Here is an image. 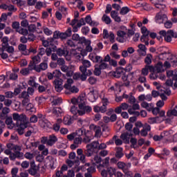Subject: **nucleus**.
Listing matches in <instances>:
<instances>
[{
  "label": "nucleus",
  "mask_w": 177,
  "mask_h": 177,
  "mask_svg": "<svg viewBox=\"0 0 177 177\" xmlns=\"http://www.w3.org/2000/svg\"><path fill=\"white\" fill-rule=\"evenodd\" d=\"M97 141H93L86 146V149L84 150V154L86 157H92L93 154L97 153Z\"/></svg>",
  "instance_id": "nucleus-1"
},
{
  "label": "nucleus",
  "mask_w": 177,
  "mask_h": 177,
  "mask_svg": "<svg viewBox=\"0 0 177 177\" xmlns=\"http://www.w3.org/2000/svg\"><path fill=\"white\" fill-rule=\"evenodd\" d=\"M155 19L158 23H163L165 28H171L172 27V22L171 21H167L168 17L166 15H160V13H158L156 14Z\"/></svg>",
  "instance_id": "nucleus-2"
},
{
  "label": "nucleus",
  "mask_w": 177,
  "mask_h": 177,
  "mask_svg": "<svg viewBox=\"0 0 177 177\" xmlns=\"http://www.w3.org/2000/svg\"><path fill=\"white\" fill-rule=\"evenodd\" d=\"M159 34L160 35H162V37H164L166 42H171L172 41V38H177V33L174 32L172 30H169L167 31L160 30Z\"/></svg>",
  "instance_id": "nucleus-3"
},
{
  "label": "nucleus",
  "mask_w": 177,
  "mask_h": 177,
  "mask_svg": "<svg viewBox=\"0 0 177 177\" xmlns=\"http://www.w3.org/2000/svg\"><path fill=\"white\" fill-rule=\"evenodd\" d=\"M12 120H14V121H17V125H19V124L30 123L28 120H27V116L23 113L20 115L17 113H13Z\"/></svg>",
  "instance_id": "nucleus-4"
},
{
  "label": "nucleus",
  "mask_w": 177,
  "mask_h": 177,
  "mask_svg": "<svg viewBox=\"0 0 177 177\" xmlns=\"http://www.w3.org/2000/svg\"><path fill=\"white\" fill-rule=\"evenodd\" d=\"M28 172L34 177L41 176L39 173H38V167L35 165V162H30V167L28 169Z\"/></svg>",
  "instance_id": "nucleus-5"
},
{
  "label": "nucleus",
  "mask_w": 177,
  "mask_h": 177,
  "mask_svg": "<svg viewBox=\"0 0 177 177\" xmlns=\"http://www.w3.org/2000/svg\"><path fill=\"white\" fill-rule=\"evenodd\" d=\"M19 99H22L21 100V104L24 106H27L28 103H30V95H28V93L27 91H23L19 95Z\"/></svg>",
  "instance_id": "nucleus-6"
},
{
  "label": "nucleus",
  "mask_w": 177,
  "mask_h": 177,
  "mask_svg": "<svg viewBox=\"0 0 177 177\" xmlns=\"http://www.w3.org/2000/svg\"><path fill=\"white\" fill-rule=\"evenodd\" d=\"M53 84L55 86V90L56 92H61L64 89L63 86V79L62 78H58L55 79L53 82Z\"/></svg>",
  "instance_id": "nucleus-7"
},
{
  "label": "nucleus",
  "mask_w": 177,
  "mask_h": 177,
  "mask_svg": "<svg viewBox=\"0 0 177 177\" xmlns=\"http://www.w3.org/2000/svg\"><path fill=\"white\" fill-rule=\"evenodd\" d=\"M55 52L57 53V55L58 56H65V57H67L66 60H71V57H70V53L67 50V48H57Z\"/></svg>",
  "instance_id": "nucleus-8"
},
{
  "label": "nucleus",
  "mask_w": 177,
  "mask_h": 177,
  "mask_svg": "<svg viewBox=\"0 0 177 177\" xmlns=\"http://www.w3.org/2000/svg\"><path fill=\"white\" fill-rule=\"evenodd\" d=\"M92 111V106L84 104V106L79 107V115H85L89 114Z\"/></svg>",
  "instance_id": "nucleus-9"
},
{
  "label": "nucleus",
  "mask_w": 177,
  "mask_h": 177,
  "mask_svg": "<svg viewBox=\"0 0 177 177\" xmlns=\"http://www.w3.org/2000/svg\"><path fill=\"white\" fill-rule=\"evenodd\" d=\"M71 103H73V104H77L78 108L80 107H82V106H84L86 104L85 102V98L84 97H78L77 98H73L71 100Z\"/></svg>",
  "instance_id": "nucleus-10"
},
{
  "label": "nucleus",
  "mask_w": 177,
  "mask_h": 177,
  "mask_svg": "<svg viewBox=\"0 0 177 177\" xmlns=\"http://www.w3.org/2000/svg\"><path fill=\"white\" fill-rule=\"evenodd\" d=\"M117 37H116V41H118V42H120V44H124V42H125V41H127L125 39V35H127V32L124 30H119L117 31Z\"/></svg>",
  "instance_id": "nucleus-11"
},
{
  "label": "nucleus",
  "mask_w": 177,
  "mask_h": 177,
  "mask_svg": "<svg viewBox=\"0 0 177 177\" xmlns=\"http://www.w3.org/2000/svg\"><path fill=\"white\" fill-rule=\"evenodd\" d=\"M131 162L125 163L124 162H118V168L119 169H122V171L127 172V171H129V168H131Z\"/></svg>",
  "instance_id": "nucleus-12"
},
{
  "label": "nucleus",
  "mask_w": 177,
  "mask_h": 177,
  "mask_svg": "<svg viewBox=\"0 0 177 177\" xmlns=\"http://www.w3.org/2000/svg\"><path fill=\"white\" fill-rule=\"evenodd\" d=\"M150 80H157L159 78L160 80H165V75L161 73V72L158 71H152V73L149 75Z\"/></svg>",
  "instance_id": "nucleus-13"
},
{
  "label": "nucleus",
  "mask_w": 177,
  "mask_h": 177,
  "mask_svg": "<svg viewBox=\"0 0 177 177\" xmlns=\"http://www.w3.org/2000/svg\"><path fill=\"white\" fill-rule=\"evenodd\" d=\"M82 66H80V71H81V73H86L87 69L86 68H89V67H91V62H89L88 60L86 59H83L82 62Z\"/></svg>",
  "instance_id": "nucleus-14"
},
{
  "label": "nucleus",
  "mask_w": 177,
  "mask_h": 177,
  "mask_svg": "<svg viewBox=\"0 0 177 177\" xmlns=\"http://www.w3.org/2000/svg\"><path fill=\"white\" fill-rule=\"evenodd\" d=\"M129 107V105L127 104L126 102L122 103L119 106H117L114 111L116 114H121L122 112V110H128V108Z\"/></svg>",
  "instance_id": "nucleus-15"
},
{
  "label": "nucleus",
  "mask_w": 177,
  "mask_h": 177,
  "mask_svg": "<svg viewBox=\"0 0 177 177\" xmlns=\"http://www.w3.org/2000/svg\"><path fill=\"white\" fill-rule=\"evenodd\" d=\"M89 128L91 131H93V132H95V138H99V136H100V133H102V128H100V126L91 124Z\"/></svg>",
  "instance_id": "nucleus-16"
},
{
  "label": "nucleus",
  "mask_w": 177,
  "mask_h": 177,
  "mask_svg": "<svg viewBox=\"0 0 177 177\" xmlns=\"http://www.w3.org/2000/svg\"><path fill=\"white\" fill-rule=\"evenodd\" d=\"M73 78L75 81H78L79 80H82V82L86 81V75L84 72H82V73H75V74H73Z\"/></svg>",
  "instance_id": "nucleus-17"
},
{
  "label": "nucleus",
  "mask_w": 177,
  "mask_h": 177,
  "mask_svg": "<svg viewBox=\"0 0 177 177\" xmlns=\"http://www.w3.org/2000/svg\"><path fill=\"white\" fill-rule=\"evenodd\" d=\"M114 174V168L108 167L106 170L103 169L101 171V175L102 177H111V175Z\"/></svg>",
  "instance_id": "nucleus-18"
},
{
  "label": "nucleus",
  "mask_w": 177,
  "mask_h": 177,
  "mask_svg": "<svg viewBox=\"0 0 177 177\" xmlns=\"http://www.w3.org/2000/svg\"><path fill=\"white\" fill-rule=\"evenodd\" d=\"M132 133H129L128 131L124 132L120 135V139L123 140V142L126 144L129 143V139H131V136H132Z\"/></svg>",
  "instance_id": "nucleus-19"
},
{
  "label": "nucleus",
  "mask_w": 177,
  "mask_h": 177,
  "mask_svg": "<svg viewBox=\"0 0 177 177\" xmlns=\"http://www.w3.org/2000/svg\"><path fill=\"white\" fill-rule=\"evenodd\" d=\"M72 32L73 30H71V28H68L64 32H60V39H67V38L71 37Z\"/></svg>",
  "instance_id": "nucleus-20"
},
{
  "label": "nucleus",
  "mask_w": 177,
  "mask_h": 177,
  "mask_svg": "<svg viewBox=\"0 0 177 177\" xmlns=\"http://www.w3.org/2000/svg\"><path fill=\"white\" fill-rule=\"evenodd\" d=\"M149 71H150V73L154 71V66L151 65H145V68H143L141 71V74L145 76L149 75Z\"/></svg>",
  "instance_id": "nucleus-21"
},
{
  "label": "nucleus",
  "mask_w": 177,
  "mask_h": 177,
  "mask_svg": "<svg viewBox=\"0 0 177 177\" xmlns=\"http://www.w3.org/2000/svg\"><path fill=\"white\" fill-rule=\"evenodd\" d=\"M61 71H63V73H66V77H73L74 74V71L71 70V68H69L68 66L66 65H62L61 66Z\"/></svg>",
  "instance_id": "nucleus-22"
},
{
  "label": "nucleus",
  "mask_w": 177,
  "mask_h": 177,
  "mask_svg": "<svg viewBox=\"0 0 177 177\" xmlns=\"http://www.w3.org/2000/svg\"><path fill=\"white\" fill-rule=\"evenodd\" d=\"M124 68L122 67L117 68L115 71L112 73V76L114 78H121L122 75H124Z\"/></svg>",
  "instance_id": "nucleus-23"
},
{
  "label": "nucleus",
  "mask_w": 177,
  "mask_h": 177,
  "mask_svg": "<svg viewBox=\"0 0 177 177\" xmlns=\"http://www.w3.org/2000/svg\"><path fill=\"white\" fill-rule=\"evenodd\" d=\"M83 136H84L82 140L83 143H90L91 140L93 139V137L91 136V131H86Z\"/></svg>",
  "instance_id": "nucleus-24"
},
{
  "label": "nucleus",
  "mask_w": 177,
  "mask_h": 177,
  "mask_svg": "<svg viewBox=\"0 0 177 177\" xmlns=\"http://www.w3.org/2000/svg\"><path fill=\"white\" fill-rule=\"evenodd\" d=\"M29 124L30 123L19 124H18L19 127L17 129L19 135H23V133H24V129H26V128H28Z\"/></svg>",
  "instance_id": "nucleus-25"
},
{
  "label": "nucleus",
  "mask_w": 177,
  "mask_h": 177,
  "mask_svg": "<svg viewBox=\"0 0 177 177\" xmlns=\"http://www.w3.org/2000/svg\"><path fill=\"white\" fill-rule=\"evenodd\" d=\"M115 157L116 158H122L124 157V152H123V149L121 147H117L115 148Z\"/></svg>",
  "instance_id": "nucleus-26"
},
{
  "label": "nucleus",
  "mask_w": 177,
  "mask_h": 177,
  "mask_svg": "<svg viewBox=\"0 0 177 177\" xmlns=\"http://www.w3.org/2000/svg\"><path fill=\"white\" fill-rule=\"evenodd\" d=\"M48 44L50 48L53 49V52H56V50L57 49V46H56V45H57V40L50 38L48 39Z\"/></svg>",
  "instance_id": "nucleus-27"
},
{
  "label": "nucleus",
  "mask_w": 177,
  "mask_h": 177,
  "mask_svg": "<svg viewBox=\"0 0 177 177\" xmlns=\"http://www.w3.org/2000/svg\"><path fill=\"white\" fill-rule=\"evenodd\" d=\"M46 70H48V62H43L37 65V73H41V71H45Z\"/></svg>",
  "instance_id": "nucleus-28"
},
{
  "label": "nucleus",
  "mask_w": 177,
  "mask_h": 177,
  "mask_svg": "<svg viewBox=\"0 0 177 177\" xmlns=\"http://www.w3.org/2000/svg\"><path fill=\"white\" fill-rule=\"evenodd\" d=\"M89 57L91 60L93 62V63H102L103 62V57L96 55L91 54L89 55Z\"/></svg>",
  "instance_id": "nucleus-29"
},
{
  "label": "nucleus",
  "mask_w": 177,
  "mask_h": 177,
  "mask_svg": "<svg viewBox=\"0 0 177 177\" xmlns=\"http://www.w3.org/2000/svg\"><path fill=\"white\" fill-rule=\"evenodd\" d=\"M9 113H10V109L8 107L3 108L1 109V113H0V118H1V120H5V118L8 117V114H9Z\"/></svg>",
  "instance_id": "nucleus-30"
},
{
  "label": "nucleus",
  "mask_w": 177,
  "mask_h": 177,
  "mask_svg": "<svg viewBox=\"0 0 177 177\" xmlns=\"http://www.w3.org/2000/svg\"><path fill=\"white\" fill-rule=\"evenodd\" d=\"M95 167H96V165H95V163H93L92 165H91V163H86L84 165L85 169L87 170V172H90L91 174H93V172H95Z\"/></svg>",
  "instance_id": "nucleus-31"
},
{
  "label": "nucleus",
  "mask_w": 177,
  "mask_h": 177,
  "mask_svg": "<svg viewBox=\"0 0 177 177\" xmlns=\"http://www.w3.org/2000/svg\"><path fill=\"white\" fill-rule=\"evenodd\" d=\"M56 142H57V138L55 136L51 135L47 140V145L48 146H53Z\"/></svg>",
  "instance_id": "nucleus-32"
},
{
  "label": "nucleus",
  "mask_w": 177,
  "mask_h": 177,
  "mask_svg": "<svg viewBox=\"0 0 177 177\" xmlns=\"http://www.w3.org/2000/svg\"><path fill=\"white\" fill-rule=\"evenodd\" d=\"M169 135V132L168 131H163L160 136H153V140L156 142H158L159 140H161L164 136H168Z\"/></svg>",
  "instance_id": "nucleus-33"
},
{
  "label": "nucleus",
  "mask_w": 177,
  "mask_h": 177,
  "mask_svg": "<svg viewBox=\"0 0 177 177\" xmlns=\"http://www.w3.org/2000/svg\"><path fill=\"white\" fill-rule=\"evenodd\" d=\"M67 169H68V167H67V165H62V167H61V169L56 172L55 176H57V177L63 176V171H67Z\"/></svg>",
  "instance_id": "nucleus-34"
},
{
  "label": "nucleus",
  "mask_w": 177,
  "mask_h": 177,
  "mask_svg": "<svg viewBox=\"0 0 177 177\" xmlns=\"http://www.w3.org/2000/svg\"><path fill=\"white\" fill-rule=\"evenodd\" d=\"M75 136H78V138H82L81 136H84V135L86 133V130L82 127L75 131Z\"/></svg>",
  "instance_id": "nucleus-35"
},
{
  "label": "nucleus",
  "mask_w": 177,
  "mask_h": 177,
  "mask_svg": "<svg viewBox=\"0 0 177 177\" xmlns=\"http://www.w3.org/2000/svg\"><path fill=\"white\" fill-rule=\"evenodd\" d=\"M30 53H33L34 55L35 53H37V49L33 48L31 46L28 49H26V51L22 53V55H24V56H28Z\"/></svg>",
  "instance_id": "nucleus-36"
},
{
  "label": "nucleus",
  "mask_w": 177,
  "mask_h": 177,
  "mask_svg": "<svg viewBox=\"0 0 177 177\" xmlns=\"http://www.w3.org/2000/svg\"><path fill=\"white\" fill-rule=\"evenodd\" d=\"M28 131L25 133L26 138H30L32 133H35V131L34 130V128L31 127V124L29 122L28 127Z\"/></svg>",
  "instance_id": "nucleus-37"
},
{
  "label": "nucleus",
  "mask_w": 177,
  "mask_h": 177,
  "mask_svg": "<svg viewBox=\"0 0 177 177\" xmlns=\"http://www.w3.org/2000/svg\"><path fill=\"white\" fill-rule=\"evenodd\" d=\"M49 15L52 16V8L47 9V12L43 11L41 14V19H43V20H45V19L49 17Z\"/></svg>",
  "instance_id": "nucleus-38"
},
{
  "label": "nucleus",
  "mask_w": 177,
  "mask_h": 177,
  "mask_svg": "<svg viewBox=\"0 0 177 177\" xmlns=\"http://www.w3.org/2000/svg\"><path fill=\"white\" fill-rule=\"evenodd\" d=\"M63 112V110H62V108L60 107H54L53 109V114L55 115V117H59L60 114Z\"/></svg>",
  "instance_id": "nucleus-39"
},
{
  "label": "nucleus",
  "mask_w": 177,
  "mask_h": 177,
  "mask_svg": "<svg viewBox=\"0 0 177 177\" xmlns=\"http://www.w3.org/2000/svg\"><path fill=\"white\" fill-rule=\"evenodd\" d=\"M76 104H73L71 107V113L73 115H77V114H78V115H80V109H78V107L75 106Z\"/></svg>",
  "instance_id": "nucleus-40"
},
{
  "label": "nucleus",
  "mask_w": 177,
  "mask_h": 177,
  "mask_svg": "<svg viewBox=\"0 0 177 177\" xmlns=\"http://www.w3.org/2000/svg\"><path fill=\"white\" fill-rule=\"evenodd\" d=\"M109 161H110V158L106 157L104 160H102V164H100L99 166H97V168H99V167L107 168V167H109Z\"/></svg>",
  "instance_id": "nucleus-41"
},
{
  "label": "nucleus",
  "mask_w": 177,
  "mask_h": 177,
  "mask_svg": "<svg viewBox=\"0 0 177 177\" xmlns=\"http://www.w3.org/2000/svg\"><path fill=\"white\" fill-rule=\"evenodd\" d=\"M151 59H153V55L151 54L147 55V57L145 59L146 66H150V64H151Z\"/></svg>",
  "instance_id": "nucleus-42"
},
{
  "label": "nucleus",
  "mask_w": 177,
  "mask_h": 177,
  "mask_svg": "<svg viewBox=\"0 0 177 177\" xmlns=\"http://www.w3.org/2000/svg\"><path fill=\"white\" fill-rule=\"evenodd\" d=\"M28 84L30 85V86L38 88V83L35 82V79H34V77H30V80L28 82Z\"/></svg>",
  "instance_id": "nucleus-43"
},
{
  "label": "nucleus",
  "mask_w": 177,
  "mask_h": 177,
  "mask_svg": "<svg viewBox=\"0 0 177 177\" xmlns=\"http://www.w3.org/2000/svg\"><path fill=\"white\" fill-rule=\"evenodd\" d=\"M156 70L159 73H161V71H164V65L162 62H159L157 63Z\"/></svg>",
  "instance_id": "nucleus-44"
},
{
  "label": "nucleus",
  "mask_w": 177,
  "mask_h": 177,
  "mask_svg": "<svg viewBox=\"0 0 177 177\" xmlns=\"http://www.w3.org/2000/svg\"><path fill=\"white\" fill-rule=\"evenodd\" d=\"M94 75L99 77L102 74V69L99 67V65H95V69L93 71Z\"/></svg>",
  "instance_id": "nucleus-45"
},
{
  "label": "nucleus",
  "mask_w": 177,
  "mask_h": 177,
  "mask_svg": "<svg viewBox=\"0 0 177 177\" xmlns=\"http://www.w3.org/2000/svg\"><path fill=\"white\" fill-rule=\"evenodd\" d=\"M21 103L19 101H16L15 102H13L12 107L13 109V110H15V111H19V110H20V106H21Z\"/></svg>",
  "instance_id": "nucleus-46"
},
{
  "label": "nucleus",
  "mask_w": 177,
  "mask_h": 177,
  "mask_svg": "<svg viewBox=\"0 0 177 177\" xmlns=\"http://www.w3.org/2000/svg\"><path fill=\"white\" fill-rule=\"evenodd\" d=\"M142 35L140 37L141 42H145V39H149V35H150V31H147L142 33Z\"/></svg>",
  "instance_id": "nucleus-47"
},
{
  "label": "nucleus",
  "mask_w": 177,
  "mask_h": 177,
  "mask_svg": "<svg viewBox=\"0 0 177 177\" xmlns=\"http://www.w3.org/2000/svg\"><path fill=\"white\" fill-rule=\"evenodd\" d=\"M17 32H18L19 34H21V35H24V37H26L28 34V29L21 28L19 29V30H17Z\"/></svg>",
  "instance_id": "nucleus-48"
},
{
  "label": "nucleus",
  "mask_w": 177,
  "mask_h": 177,
  "mask_svg": "<svg viewBox=\"0 0 177 177\" xmlns=\"http://www.w3.org/2000/svg\"><path fill=\"white\" fill-rule=\"evenodd\" d=\"M167 117H172V115H174V117H177V111L176 109H171V110H169L167 112Z\"/></svg>",
  "instance_id": "nucleus-49"
},
{
  "label": "nucleus",
  "mask_w": 177,
  "mask_h": 177,
  "mask_svg": "<svg viewBox=\"0 0 177 177\" xmlns=\"http://www.w3.org/2000/svg\"><path fill=\"white\" fill-rule=\"evenodd\" d=\"M102 21L106 23V24H111V19H110V17L107 16V15L104 14L103 17H102Z\"/></svg>",
  "instance_id": "nucleus-50"
},
{
  "label": "nucleus",
  "mask_w": 177,
  "mask_h": 177,
  "mask_svg": "<svg viewBox=\"0 0 177 177\" xmlns=\"http://www.w3.org/2000/svg\"><path fill=\"white\" fill-rule=\"evenodd\" d=\"M63 100L60 97L55 98L52 101V105L53 106H59V104H61L62 103Z\"/></svg>",
  "instance_id": "nucleus-51"
},
{
  "label": "nucleus",
  "mask_w": 177,
  "mask_h": 177,
  "mask_svg": "<svg viewBox=\"0 0 177 177\" xmlns=\"http://www.w3.org/2000/svg\"><path fill=\"white\" fill-rule=\"evenodd\" d=\"M28 68L30 71H32V70H35L37 72V65L34 64L32 61L30 62Z\"/></svg>",
  "instance_id": "nucleus-52"
},
{
  "label": "nucleus",
  "mask_w": 177,
  "mask_h": 177,
  "mask_svg": "<svg viewBox=\"0 0 177 177\" xmlns=\"http://www.w3.org/2000/svg\"><path fill=\"white\" fill-rule=\"evenodd\" d=\"M12 27L17 32L20 29V23L19 21H14L12 24Z\"/></svg>",
  "instance_id": "nucleus-53"
},
{
  "label": "nucleus",
  "mask_w": 177,
  "mask_h": 177,
  "mask_svg": "<svg viewBox=\"0 0 177 177\" xmlns=\"http://www.w3.org/2000/svg\"><path fill=\"white\" fill-rule=\"evenodd\" d=\"M18 49H19V50L22 52V53H24V52L27 51V45L23 44H20L18 46Z\"/></svg>",
  "instance_id": "nucleus-54"
},
{
  "label": "nucleus",
  "mask_w": 177,
  "mask_h": 177,
  "mask_svg": "<svg viewBox=\"0 0 177 177\" xmlns=\"http://www.w3.org/2000/svg\"><path fill=\"white\" fill-rule=\"evenodd\" d=\"M53 73L54 74V78H57L56 80H59L62 75V73L59 70H55Z\"/></svg>",
  "instance_id": "nucleus-55"
},
{
  "label": "nucleus",
  "mask_w": 177,
  "mask_h": 177,
  "mask_svg": "<svg viewBox=\"0 0 177 177\" xmlns=\"http://www.w3.org/2000/svg\"><path fill=\"white\" fill-rule=\"evenodd\" d=\"M32 63L35 64H38L41 62V57L39 55H35V57H32Z\"/></svg>",
  "instance_id": "nucleus-56"
},
{
  "label": "nucleus",
  "mask_w": 177,
  "mask_h": 177,
  "mask_svg": "<svg viewBox=\"0 0 177 177\" xmlns=\"http://www.w3.org/2000/svg\"><path fill=\"white\" fill-rule=\"evenodd\" d=\"M63 123L64 125H71L73 124V122L71 121V118L65 117L63 120Z\"/></svg>",
  "instance_id": "nucleus-57"
},
{
  "label": "nucleus",
  "mask_w": 177,
  "mask_h": 177,
  "mask_svg": "<svg viewBox=\"0 0 177 177\" xmlns=\"http://www.w3.org/2000/svg\"><path fill=\"white\" fill-rule=\"evenodd\" d=\"M36 30L37 26H35V24H30L28 26V31H29V32H35Z\"/></svg>",
  "instance_id": "nucleus-58"
},
{
  "label": "nucleus",
  "mask_w": 177,
  "mask_h": 177,
  "mask_svg": "<svg viewBox=\"0 0 177 177\" xmlns=\"http://www.w3.org/2000/svg\"><path fill=\"white\" fill-rule=\"evenodd\" d=\"M31 122L32 124H35L38 122V117L35 115H32L30 118V122L29 123Z\"/></svg>",
  "instance_id": "nucleus-59"
},
{
  "label": "nucleus",
  "mask_w": 177,
  "mask_h": 177,
  "mask_svg": "<svg viewBox=\"0 0 177 177\" xmlns=\"http://www.w3.org/2000/svg\"><path fill=\"white\" fill-rule=\"evenodd\" d=\"M41 125L43 127V128H49V127H50V122H49L48 120H41Z\"/></svg>",
  "instance_id": "nucleus-60"
},
{
  "label": "nucleus",
  "mask_w": 177,
  "mask_h": 177,
  "mask_svg": "<svg viewBox=\"0 0 177 177\" xmlns=\"http://www.w3.org/2000/svg\"><path fill=\"white\" fill-rule=\"evenodd\" d=\"M85 21L87 23V24H89V26H95L93 24V22L92 21V18L91 17V15H87L85 18Z\"/></svg>",
  "instance_id": "nucleus-61"
},
{
  "label": "nucleus",
  "mask_w": 177,
  "mask_h": 177,
  "mask_svg": "<svg viewBox=\"0 0 177 177\" xmlns=\"http://www.w3.org/2000/svg\"><path fill=\"white\" fill-rule=\"evenodd\" d=\"M131 10L128 7H123L121 8L120 13L122 15H127Z\"/></svg>",
  "instance_id": "nucleus-62"
},
{
  "label": "nucleus",
  "mask_w": 177,
  "mask_h": 177,
  "mask_svg": "<svg viewBox=\"0 0 177 177\" xmlns=\"http://www.w3.org/2000/svg\"><path fill=\"white\" fill-rule=\"evenodd\" d=\"M98 67L101 69V70H106V68H107L109 67V64H107L106 62H100V64L98 65Z\"/></svg>",
  "instance_id": "nucleus-63"
},
{
  "label": "nucleus",
  "mask_w": 177,
  "mask_h": 177,
  "mask_svg": "<svg viewBox=\"0 0 177 177\" xmlns=\"http://www.w3.org/2000/svg\"><path fill=\"white\" fill-rule=\"evenodd\" d=\"M30 71H31L28 68H26L24 69H21L20 73L22 74V75H28L30 74Z\"/></svg>",
  "instance_id": "nucleus-64"
}]
</instances>
